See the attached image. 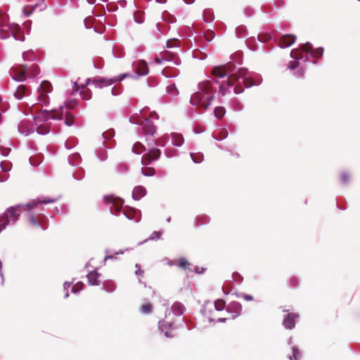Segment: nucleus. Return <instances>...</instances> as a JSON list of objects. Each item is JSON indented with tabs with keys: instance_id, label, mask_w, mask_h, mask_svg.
<instances>
[{
	"instance_id": "1",
	"label": "nucleus",
	"mask_w": 360,
	"mask_h": 360,
	"mask_svg": "<svg viewBox=\"0 0 360 360\" xmlns=\"http://www.w3.org/2000/svg\"><path fill=\"white\" fill-rule=\"evenodd\" d=\"M214 99L212 87L210 81H203L198 84V90L192 94L190 102L200 110H207Z\"/></svg>"
},
{
	"instance_id": "2",
	"label": "nucleus",
	"mask_w": 360,
	"mask_h": 360,
	"mask_svg": "<svg viewBox=\"0 0 360 360\" xmlns=\"http://www.w3.org/2000/svg\"><path fill=\"white\" fill-rule=\"evenodd\" d=\"M292 58L297 60L305 58L306 60L311 58L312 63L315 61V52L313 46L310 43H306L302 45L301 49H293L290 53Z\"/></svg>"
},
{
	"instance_id": "3",
	"label": "nucleus",
	"mask_w": 360,
	"mask_h": 360,
	"mask_svg": "<svg viewBox=\"0 0 360 360\" xmlns=\"http://www.w3.org/2000/svg\"><path fill=\"white\" fill-rule=\"evenodd\" d=\"M128 77H129V75L127 73H124L122 75H120L112 79H106L103 77L94 79L91 82L95 84L96 87L101 89L105 86H110L112 84L118 81H122V79Z\"/></svg>"
},
{
	"instance_id": "4",
	"label": "nucleus",
	"mask_w": 360,
	"mask_h": 360,
	"mask_svg": "<svg viewBox=\"0 0 360 360\" xmlns=\"http://www.w3.org/2000/svg\"><path fill=\"white\" fill-rule=\"evenodd\" d=\"M60 109V110H62L63 106H61ZM50 117H51L53 120H55V119L62 120L63 119V111H60V112H58L56 110H51V111L44 110L42 111H39L35 115V118L40 122L46 121Z\"/></svg>"
},
{
	"instance_id": "5",
	"label": "nucleus",
	"mask_w": 360,
	"mask_h": 360,
	"mask_svg": "<svg viewBox=\"0 0 360 360\" xmlns=\"http://www.w3.org/2000/svg\"><path fill=\"white\" fill-rule=\"evenodd\" d=\"M226 311L231 314V316L227 318H219L218 321L225 322L226 320L234 319L238 317L242 311V306L238 302H231L226 307Z\"/></svg>"
},
{
	"instance_id": "6",
	"label": "nucleus",
	"mask_w": 360,
	"mask_h": 360,
	"mask_svg": "<svg viewBox=\"0 0 360 360\" xmlns=\"http://www.w3.org/2000/svg\"><path fill=\"white\" fill-rule=\"evenodd\" d=\"M22 205H19L8 208L5 214V222H4V228L9 223V221H16L21 214Z\"/></svg>"
},
{
	"instance_id": "7",
	"label": "nucleus",
	"mask_w": 360,
	"mask_h": 360,
	"mask_svg": "<svg viewBox=\"0 0 360 360\" xmlns=\"http://www.w3.org/2000/svg\"><path fill=\"white\" fill-rule=\"evenodd\" d=\"M161 155V151L158 148H150L148 153H145L141 157V164L144 166L148 165L151 162L159 159Z\"/></svg>"
},
{
	"instance_id": "8",
	"label": "nucleus",
	"mask_w": 360,
	"mask_h": 360,
	"mask_svg": "<svg viewBox=\"0 0 360 360\" xmlns=\"http://www.w3.org/2000/svg\"><path fill=\"white\" fill-rule=\"evenodd\" d=\"M104 202L107 204H112L114 207L115 212L113 214H117L122 209L124 200L120 198H115L113 195L105 196Z\"/></svg>"
},
{
	"instance_id": "9",
	"label": "nucleus",
	"mask_w": 360,
	"mask_h": 360,
	"mask_svg": "<svg viewBox=\"0 0 360 360\" xmlns=\"http://www.w3.org/2000/svg\"><path fill=\"white\" fill-rule=\"evenodd\" d=\"M26 67L20 65L11 70V75L14 79L18 81H24L26 79Z\"/></svg>"
},
{
	"instance_id": "10",
	"label": "nucleus",
	"mask_w": 360,
	"mask_h": 360,
	"mask_svg": "<svg viewBox=\"0 0 360 360\" xmlns=\"http://www.w3.org/2000/svg\"><path fill=\"white\" fill-rule=\"evenodd\" d=\"M90 82H91L90 79H88L86 80V84H82L81 86H79L77 82H75V84H74L75 88L73 89V91H77L81 89L80 95H81L82 98L84 100H89L91 98V91L89 89H86V86L89 84Z\"/></svg>"
},
{
	"instance_id": "11",
	"label": "nucleus",
	"mask_w": 360,
	"mask_h": 360,
	"mask_svg": "<svg viewBox=\"0 0 360 360\" xmlns=\"http://www.w3.org/2000/svg\"><path fill=\"white\" fill-rule=\"evenodd\" d=\"M143 131L146 136H153L156 131V127L150 119H145L141 123Z\"/></svg>"
},
{
	"instance_id": "12",
	"label": "nucleus",
	"mask_w": 360,
	"mask_h": 360,
	"mask_svg": "<svg viewBox=\"0 0 360 360\" xmlns=\"http://www.w3.org/2000/svg\"><path fill=\"white\" fill-rule=\"evenodd\" d=\"M296 313H289L283 319V324L287 329H292L295 326V320L298 318Z\"/></svg>"
},
{
	"instance_id": "13",
	"label": "nucleus",
	"mask_w": 360,
	"mask_h": 360,
	"mask_svg": "<svg viewBox=\"0 0 360 360\" xmlns=\"http://www.w3.org/2000/svg\"><path fill=\"white\" fill-rule=\"evenodd\" d=\"M172 264L174 265L179 266L184 271H192V269L191 268V263L188 261L187 259L184 257H181L178 259L173 260Z\"/></svg>"
},
{
	"instance_id": "14",
	"label": "nucleus",
	"mask_w": 360,
	"mask_h": 360,
	"mask_svg": "<svg viewBox=\"0 0 360 360\" xmlns=\"http://www.w3.org/2000/svg\"><path fill=\"white\" fill-rule=\"evenodd\" d=\"M296 39V37L292 34H285L283 35L279 41V46L281 48H285L291 46Z\"/></svg>"
},
{
	"instance_id": "15",
	"label": "nucleus",
	"mask_w": 360,
	"mask_h": 360,
	"mask_svg": "<svg viewBox=\"0 0 360 360\" xmlns=\"http://www.w3.org/2000/svg\"><path fill=\"white\" fill-rule=\"evenodd\" d=\"M124 215L127 218L130 220H135L136 221H139L141 219V214L139 212L136 211L134 209H127L123 211Z\"/></svg>"
},
{
	"instance_id": "16",
	"label": "nucleus",
	"mask_w": 360,
	"mask_h": 360,
	"mask_svg": "<svg viewBox=\"0 0 360 360\" xmlns=\"http://www.w3.org/2000/svg\"><path fill=\"white\" fill-rule=\"evenodd\" d=\"M159 328L165 333V335L167 338L173 337V334L172 333V324L167 323L165 321H162L159 322Z\"/></svg>"
},
{
	"instance_id": "17",
	"label": "nucleus",
	"mask_w": 360,
	"mask_h": 360,
	"mask_svg": "<svg viewBox=\"0 0 360 360\" xmlns=\"http://www.w3.org/2000/svg\"><path fill=\"white\" fill-rule=\"evenodd\" d=\"M146 189L142 186H136L132 192L133 198L139 200L146 195Z\"/></svg>"
},
{
	"instance_id": "18",
	"label": "nucleus",
	"mask_w": 360,
	"mask_h": 360,
	"mask_svg": "<svg viewBox=\"0 0 360 360\" xmlns=\"http://www.w3.org/2000/svg\"><path fill=\"white\" fill-rule=\"evenodd\" d=\"M88 282L90 285H98L100 274L96 271H92L87 274Z\"/></svg>"
},
{
	"instance_id": "19",
	"label": "nucleus",
	"mask_w": 360,
	"mask_h": 360,
	"mask_svg": "<svg viewBox=\"0 0 360 360\" xmlns=\"http://www.w3.org/2000/svg\"><path fill=\"white\" fill-rule=\"evenodd\" d=\"M136 73L139 75H146L148 73V65L144 60H140L138 62Z\"/></svg>"
},
{
	"instance_id": "20",
	"label": "nucleus",
	"mask_w": 360,
	"mask_h": 360,
	"mask_svg": "<svg viewBox=\"0 0 360 360\" xmlns=\"http://www.w3.org/2000/svg\"><path fill=\"white\" fill-rule=\"evenodd\" d=\"M262 82V79L258 78H252V77H247L243 79L244 86L246 88H250L255 85H259Z\"/></svg>"
},
{
	"instance_id": "21",
	"label": "nucleus",
	"mask_w": 360,
	"mask_h": 360,
	"mask_svg": "<svg viewBox=\"0 0 360 360\" xmlns=\"http://www.w3.org/2000/svg\"><path fill=\"white\" fill-rule=\"evenodd\" d=\"M27 225L31 229H39V218L38 216H34L33 214H30L27 217Z\"/></svg>"
},
{
	"instance_id": "22",
	"label": "nucleus",
	"mask_w": 360,
	"mask_h": 360,
	"mask_svg": "<svg viewBox=\"0 0 360 360\" xmlns=\"http://www.w3.org/2000/svg\"><path fill=\"white\" fill-rule=\"evenodd\" d=\"M212 73L214 76L219 78L224 77L227 75L223 65L214 67L212 69Z\"/></svg>"
},
{
	"instance_id": "23",
	"label": "nucleus",
	"mask_w": 360,
	"mask_h": 360,
	"mask_svg": "<svg viewBox=\"0 0 360 360\" xmlns=\"http://www.w3.org/2000/svg\"><path fill=\"white\" fill-rule=\"evenodd\" d=\"M184 141V137L181 134L172 133V142L176 146H181Z\"/></svg>"
},
{
	"instance_id": "24",
	"label": "nucleus",
	"mask_w": 360,
	"mask_h": 360,
	"mask_svg": "<svg viewBox=\"0 0 360 360\" xmlns=\"http://www.w3.org/2000/svg\"><path fill=\"white\" fill-rule=\"evenodd\" d=\"M56 201V199H50V198H44V200H39V201H35L33 200L32 202L27 203L26 205V207L28 208H32L35 206H37L39 203H53Z\"/></svg>"
},
{
	"instance_id": "25",
	"label": "nucleus",
	"mask_w": 360,
	"mask_h": 360,
	"mask_svg": "<svg viewBox=\"0 0 360 360\" xmlns=\"http://www.w3.org/2000/svg\"><path fill=\"white\" fill-rule=\"evenodd\" d=\"M52 91V85L48 81H43L39 88L38 89V91H43L44 93H50Z\"/></svg>"
},
{
	"instance_id": "26",
	"label": "nucleus",
	"mask_w": 360,
	"mask_h": 360,
	"mask_svg": "<svg viewBox=\"0 0 360 360\" xmlns=\"http://www.w3.org/2000/svg\"><path fill=\"white\" fill-rule=\"evenodd\" d=\"M27 87L25 85H20L16 89L14 95L18 99H21L26 94Z\"/></svg>"
},
{
	"instance_id": "27",
	"label": "nucleus",
	"mask_w": 360,
	"mask_h": 360,
	"mask_svg": "<svg viewBox=\"0 0 360 360\" xmlns=\"http://www.w3.org/2000/svg\"><path fill=\"white\" fill-rule=\"evenodd\" d=\"M39 218V229H46L48 228L47 217L43 214L38 215Z\"/></svg>"
},
{
	"instance_id": "28",
	"label": "nucleus",
	"mask_w": 360,
	"mask_h": 360,
	"mask_svg": "<svg viewBox=\"0 0 360 360\" xmlns=\"http://www.w3.org/2000/svg\"><path fill=\"white\" fill-rule=\"evenodd\" d=\"M133 152L136 154H141L146 150L145 146L140 142H136L133 146Z\"/></svg>"
},
{
	"instance_id": "29",
	"label": "nucleus",
	"mask_w": 360,
	"mask_h": 360,
	"mask_svg": "<svg viewBox=\"0 0 360 360\" xmlns=\"http://www.w3.org/2000/svg\"><path fill=\"white\" fill-rule=\"evenodd\" d=\"M141 173L146 176H153L155 174V170L153 167H144L141 168Z\"/></svg>"
},
{
	"instance_id": "30",
	"label": "nucleus",
	"mask_w": 360,
	"mask_h": 360,
	"mask_svg": "<svg viewBox=\"0 0 360 360\" xmlns=\"http://www.w3.org/2000/svg\"><path fill=\"white\" fill-rule=\"evenodd\" d=\"M39 96L37 100L39 103L47 105L49 103V98L46 93H44L43 91H39Z\"/></svg>"
},
{
	"instance_id": "31",
	"label": "nucleus",
	"mask_w": 360,
	"mask_h": 360,
	"mask_svg": "<svg viewBox=\"0 0 360 360\" xmlns=\"http://www.w3.org/2000/svg\"><path fill=\"white\" fill-rule=\"evenodd\" d=\"M214 307L217 311H222L226 307V302L222 299H218L214 302Z\"/></svg>"
},
{
	"instance_id": "32",
	"label": "nucleus",
	"mask_w": 360,
	"mask_h": 360,
	"mask_svg": "<svg viewBox=\"0 0 360 360\" xmlns=\"http://www.w3.org/2000/svg\"><path fill=\"white\" fill-rule=\"evenodd\" d=\"M167 92L172 96H176L179 94L178 89L174 84H169L167 86Z\"/></svg>"
},
{
	"instance_id": "33",
	"label": "nucleus",
	"mask_w": 360,
	"mask_h": 360,
	"mask_svg": "<svg viewBox=\"0 0 360 360\" xmlns=\"http://www.w3.org/2000/svg\"><path fill=\"white\" fill-rule=\"evenodd\" d=\"M104 289L108 292H113L115 289V284L112 281H107L103 284Z\"/></svg>"
},
{
	"instance_id": "34",
	"label": "nucleus",
	"mask_w": 360,
	"mask_h": 360,
	"mask_svg": "<svg viewBox=\"0 0 360 360\" xmlns=\"http://www.w3.org/2000/svg\"><path fill=\"white\" fill-rule=\"evenodd\" d=\"M153 310V305L150 302H146L141 305V311L143 314H150Z\"/></svg>"
},
{
	"instance_id": "35",
	"label": "nucleus",
	"mask_w": 360,
	"mask_h": 360,
	"mask_svg": "<svg viewBox=\"0 0 360 360\" xmlns=\"http://www.w3.org/2000/svg\"><path fill=\"white\" fill-rule=\"evenodd\" d=\"M193 161L195 163H200L204 158L203 154L201 153H191Z\"/></svg>"
},
{
	"instance_id": "36",
	"label": "nucleus",
	"mask_w": 360,
	"mask_h": 360,
	"mask_svg": "<svg viewBox=\"0 0 360 360\" xmlns=\"http://www.w3.org/2000/svg\"><path fill=\"white\" fill-rule=\"evenodd\" d=\"M0 166L4 172H8L12 168V163L9 160H3L1 162Z\"/></svg>"
},
{
	"instance_id": "37",
	"label": "nucleus",
	"mask_w": 360,
	"mask_h": 360,
	"mask_svg": "<svg viewBox=\"0 0 360 360\" xmlns=\"http://www.w3.org/2000/svg\"><path fill=\"white\" fill-rule=\"evenodd\" d=\"M42 160V156L41 155L37 156H32L30 158V162L33 166H38Z\"/></svg>"
},
{
	"instance_id": "38",
	"label": "nucleus",
	"mask_w": 360,
	"mask_h": 360,
	"mask_svg": "<svg viewBox=\"0 0 360 360\" xmlns=\"http://www.w3.org/2000/svg\"><path fill=\"white\" fill-rule=\"evenodd\" d=\"M162 18L164 21L168 22H174L175 21V18L173 15H172L167 11H164L162 14Z\"/></svg>"
},
{
	"instance_id": "39",
	"label": "nucleus",
	"mask_w": 360,
	"mask_h": 360,
	"mask_svg": "<svg viewBox=\"0 0 360 360\" xmlns=\"http://www.w3.org/2000/svg\"><path fill=\"white\" fill-rule=\"evenodd\" d=\"M74 121H75L74 115H72L70 112H66L65 113V124L67 126L70 127V126H72L73 124Z\"/></svg>"
},
{
	"instance_id": "40",
	"label": "nucleus",
	"mask_w": 360,
	"mask_h": 360,
	"mask_svg": "<svg viewBox=\"0 0 360 360\" xmlns=\"http://www.w3.org/2000/svg\"><path fill=\"white\" fill-rule=\"evenodd\" d=\"M225 109L223 107L219 106L215 108L214 112L216 116V117L220 119L224 116L225 114Z\"/></svg>"
},
{
	"instance_id": "41",
	"label": "nucleus",
	"mask_w": 360,
	"mask_h": 360,
	"mask_svg": "<svg viewBox=\"0 0 360 360\" xmlns=\"http://www.w3.org/2000/svg\"><path fill=\"white\" fill-rule=\"evenodd\" d=\"M238 78L239 77L238 76V75L235 73L231 74L227 80L228 85L230 86H233L237 82Z\"/></svg>"
},
{
	"instance_id": "42",
	"label": "nucleus",
	"mask_w": 360,
	"mask_h": 360,
	"mask_svg": "<svg viewBox=\"0 0 360 360\" xmlns=\"http://www.w3.org/2000/svg\"><path fill=\"white\" fill-rule=\"evenodd\" d=\"M300 356V351L295 347L292 348V355L289 356L290 360H298Z\"/></svg>"
},
{
	"instance_id": "43",
	"label": "nucleus",
	"mask_w": 360,
	"mask_h": 360,
	"mask_svg": "<svg viewBox=\"0 0 360 360\" xmlns=\"http://www.w3.org/2000/svg\"><path fill=\"white\" fill-rule=\"evenodd\" d=\"M37 131L39 134H46L49 131V127L46 125H41L37 128Z\"/></svg>"
},
{
	"instance_id": "44",
	"label": "nucleus",
	"mask_w": 360,
	"mask_h": 360,
	"mask_svg": "<svg viewBox=\"0 0 360 360\" xmlns=\"http://www.w3.org/2000/svg\"><path fill=\"white\" fill-rule=\"evenodd\" d=\"M203 18H204V21L205 22H209L212 21V20L214 19V17L210 11H205L204 14H203Z\"/></svg>"
},
{
	"instance_id": "45",
	"label": "nucleus",
	"mask_w": 360,
	"mask_h": 360,
	"mask_svg": "<svg viewBox=\"0 0 360 360\" xmlns=\"http://www.w3.org/2000/svg\"><path fill=\"white\" fill-rule=\"evenodd\" d=\"M226 74L231 73L235 70L236 67L233 63L229 62L226 64L223 65Z\"/></svg>"
},
{
	"instance_id": "46",
	"label": "nucleus",
	"mask_w": 360,
	"mask_h": 360,
	"mask_svg": "<svg viewBox=\"0 0 360 360\" xmlns=\"http://www.w3.org/2000/svg\"><path fill=\"white\" fill-rule=\"evenodd\" d=\"M204 36H205V38L208 41H212L214 37H215V34L213 30H207L205 34H204Z\"/></svg>"
},
{
	"instance_id": "47",
	"label": "nucleus",
	"mask_w": 360,
	"mask_h": 360,
	"mask_svg": "<svg viewBox=\"0 0 360 360\" xmlns=\"http://www.w3.org/2000/svg\"><path fill=\"white\" fill-rule=\"evenodd\" d=\"M228 136V131L225 129H222L219 131L218 135L217 136L216 139L218 140H223L226 139Z\"/></svg>"
},
{
	"instance_id": "48",
	"label": "nucleus",
	"mask_w": 360,
	"mask_h": 360,
	"mask_svg": "<svg viewBox=\"0 0 360 360\" xmlns=\"http://www.w3.org/2000/svg\"><path fill=\"white\" fill-rule=\"evenodd\" d=\"M84 286L83 283L82 282H77L75 285H74L72 288V291L75 293L80 291L82 290Z\"/></svg>"
},
{
	"instance_id": "49",
	"label": "nucleus",
	"mask_w": 360,
	"mask_h": 360,
	"mask_svg": "<svg viewBox=\"0 0 360 360\" xmlns=\"http://www.w3.org/2000/svg\"><path fill=\"white\" fill-rule=\"evenodd\" d=\"M163 58H165L164 60H172L174 58L175 55L171 52L165 51L162 53Z\"/></svg>"
},
{
	"instance_id": "50",
	"label": "nucleus",
	"mask_w": 360,
	"mask_h": 360,
	"mask_svg": "<svg viewBox=\"0 0 360 360\" xmlns=\"http://www.w3.org/2000/svg\"><path fill=\"white\" fill-rule=\"evenodd\" d=\"M349 176L346 172H343L341 174V181L344 184H347L349 182Z\"/></svg>"
},
{
	"instance_id": "51",
	"label": "nucleus",
	"mask_w": 360,
	"mask_h": 360,
	"mask_svg": "<svg viewBox=\"0 0 360 360\" xmlns=\"http://www.w3.org/2000/svg\"><path fill=\"white\" fill-rule=\"evenodd\" d=\"M77 105V101L75 100H72L65 103V108L69 109H72Z\"/></svg>"
},
{
	"instance_id": "52",
	"label": "nucleus",
	"mask_w": 360,
	"mask_h": 360,
	"mask_svg": "<svg viewBox=\"0 0 360 360\" xmlns=\"http://www.w3.org/2000/svg\"><path fill=\"white\" fill-rule=\"evenodd\" d=\"M247 73H248V70L247 69H245V68H240L238 70V73L236 75H238V76L239 77H243L245 75H246Z\"/></svg>"
},
{
	"instance_id": "53",
	"label": "nucleus",
	"mask_w": 360,
	"mask_h": 360,
	"mask_svg": "<svg viewBox=\"0 0 360 360\" xmlns=\"http://www.w3.org/2000/svg\"><path fill=\"white\" fill-rule=\"evenodd\" d=\"M136 269L135 274L139 276H143L144 271L141 269V266L136 264Z\"/></svg>"
},
{
	"instance_id": "54",
	"label": "nucleus",
	"mask_w": 360,
	"mask_h": 360,
	"mask_svg": "<svg viewBox=\"0 0 360 360\" xmlns=\"http://www.w3.org/2000/svg\"><path fill=\"white\" fill-rule=\"evenodd\" d=\"M240 297L244 299L245 301H252L253 300V297L252 295H246V294H244V293H242L240 295Z\"/></svg>"
},
{
	"instance_id": "55",
	"label": "nucleus",
	"mask_w": 360,
	"mask_h": 360,
	"mask_svg": "<svg viewBox=\"0 0 360 360\" xmlns=\"http://www.w3.org/2000/svg\"><path fill=\"white\" fill-rule=\"evenodd\" d=\"M178 41L175 39L168 40L167 42V46L169 48L177 46Z\"/></svg>"
},
{
	"instance_id": "56",
	"label": "nucleus",
	"mask_w": 360,
	"mask_h": 360,
	"mask_svg": "<svg viewBox=\"0 0 360 360\" xmlns=\"http://www.w3.org/2000/svg\"><path fill=\"white\" fill-rule=\"evenodd\" d=\"M298 65H299V63L297 60H292L289 63L288 68L290 69H295L298 66Z\"/></svg>"
},
{
	"instance_id": "57",
	"label": "nucleus",
	"mask_w": 360,
	"mask_h": 360,
	"mask_svg": "<svg viewBox=\"0 0 360 360\" xmlns=\"http://www.w3.org/2000/svg\"><path fill=\"white\" fill-rule=\"evenodd\" d=\"M1 153L4 155V156H6L8 155V153H10V150L11 149L10 148H4V147H1Z\"/></svg>"
},
{
	"instance_id": "58",
	"label": "nucleus",
	"mask_w": 360,
	"mask_h": 360,
	"mask_svg": "<svg viewBox=\"0 0 360 360\" xmlns=\"http://www.w3.org/2000/svg\"><path fill=\"white\" fill-rule=\"evenodd\" d=\"M323 53V47H319L316 48V58L318 57H321Z\"/></svg>"
},
{
	"instance_id": "59",
	"label": "nucleus",
	"mask_w": 360,
	"mask_h": 360,
	"mask_svg": "<svg viewBox=\"0 0 360 360\" xmlns=\"http://www.w3.org/2000/svg\"><path fill=\"white\" fill-rule=\"evenodd\" d=\"M243 91V89L242 86H235V88H234V93L236 94H239L242 93Z\"/></svg>"
},
{
	"instance_id": "60",
	"label": "nucleus",
	"mask_w": 360,
	"mask_h": 360,
	"mask_svg": "<svg viewBox=\"0 0 360 360\" xmlns=\"http://www.w3.org/2000/svg\"><path fill=\"white\" fill-rule=\"evenodd\" d=\"M193 271H195L197 274H202L204 271V269L202 267L195 266Z\"/></svg>"
},
{
	"instance_id": "61",
	"label": "nucleus",
	"mask_w": 360,
	"mask_h": 360,
	"mask_svg": "<svg viewBox=\"0 0 360 360\" xmlns=\"http://www.w3.org/2000/svg\"><path fill=\"white\" fill-rule=\"evenodd\" d=\"M148 119H158V115L155 112H150V116Z\"/></svg>"
},
{
	"instance_id": "62",
	"label": "nucleus",
	"mask_w": 360,
	"mask_h": 360,
	"mask_svg": "<svg viewBox=\"0 0 360 360\" xmlns=\"http://www.w3.org/2000/svg\"><path fill=\"white\" fill-rule=\"evenodd\" d=\"M173 308L174 309H176V308H178L179 309V313L180 314H182L183 311H182V306L179 304H176L173 306Z\"/></svg>"
},
{
	"instance_id": "63",
	"label": "nucleus",
	"mask_w": 360,
	"mask_h": 360,
	"mask_svg": "<svg viewBox=\"0 0 360 360\" xmlns=\"http://www.w3.org/2000/svg\"><path fill=\"white\" fill-rule=\"evenodd\" d=\"M290 283L292 285L295 286L297 283V279L295 277H293L290 279Z\"/></svg>"
},
{
	"instance_id": "64",
	"label": "nucleus",
	"mask_w": 360,
	"mask_h": 360,
	"mask_svg": "<svg viewBox=\"0 0 360 360\" xmlns=\"http://www.w3.org/2000/svg\"><path fill=\"white\" fill-rule=\"evenodd\" d=\"M164 59L165 58H163V56L162 55L160 58H156L155 60L157 63L160 64L164 60Z\"/></svg>"
}]
</instances>
